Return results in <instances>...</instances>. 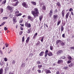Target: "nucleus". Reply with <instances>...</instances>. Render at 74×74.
<instances>
[{
	"label": "nucleus",
	"mask_w": 74,
	"mask_h": 74,
	"mask_svg": "<svg viewBox=\"0 0 74 74\" xmlns=\"http://www.w3.org/2000/svg\"><path fill=\"white\" fill-rule=\"evenodd\" d=\"M5 22H3V23H1V25H2V26H4V24H5Z\"/></svg>",
	"instance_id": "nucleus-52"
},
{
	"label": "nucleus",
	"mask_w": 74,
	"mask_h": 74,
	"mask_svg": "<svg viewBox=\"0 0 74 74\" xmlns=\"http://www.w3.org/2000/svg\"><path fill=\"white\" fill-rule=\"evenodd\" d=\"M4 11V9L2 8H1L0 9V11L1 13H2L3 12V11Z\"/></svg>",
	"instance_id": "nucleus-28"
},
{
	"label": "nucleus",
	"mask_w": 74,
	"mask_h": 74,
	"mask_svg": "<svg viewBox=\"0 0 74 74\" xmlns=\"http://www.w3.org/2000/svg\"><path fill=\"white\" fill-rule=\"evenodd\" d=\"M61 40H58L56 41V45H59V42H61Z\"/></svg>",
	"instance_id": "nucleus-14"
},
{
	"label": "nucleus",
	"mask_w": 74,
	"mask_h": 74,
	"mask_svg": "<svg viewBox=\"0 0 74 74\" xmlns=\"http://www.w3.org/2000/svg\"><path fill=\"white\" fill-rule=\"evenodd\" d=\"M71 62V60H68L67 62V63L68 64H69V63H70Z\"/></svg>",
	"instance_id": "nucleus-39"
},
{
	"label": "nucleus",
	"mask_w": 74,
	"mask_h": 74,
	"mask_svg": "<svg viewBox=\"0 0 74 74\" xmlns=\"http://www.w3.org/2000/svg\"><path fill=\"white\" fill-rule=\"evenodd\" d=\"M39 44H40V41H39L37 43V45H39Z\"/></svg>",
	"instance_id": "nucleus-58"
},
{
	"label": "nucleus",
	"mask_w": 74,
	"mask_h": 74,
	"mask_svg": "<svg viewBox=\"0 0 74 74\" xmlns=\"http://www.w3.org/2000/svg\"><path fill=\"white\" fill-rule=\"evenodd\" d=\"M20 25L21 26H23V27H24V24H23L22 25V24L21 23L20 24Z\"/></svg>",
	"instance_id": "nucleus-59"
},
{
	"label": "nucleus",
	"mask_w": 74,
	"mask_h": 74,
	"mask_svg": "<svg viewBox=\"0 0 74 74\" xmlns=\"http://www.w3.org/2000/svg\"><path fill=\"white\" fill-rule=\"evenodd\" d=\"M9 74H14V73H12V72H10Z\"/></svg>",
	"instance_id": "nucleus-64"
},
{
	"label": "nucleus",
	"mask_w": 74,
	"mask_h": 74,
	"mask_svg": "<svg viewBox=\"0 0 74 74\" xmlns=\"http://www.w3.org/2000/svg\"><path fill=\"white\" fill-rule=\"evenodd\" d=\"M63 63V60H58V62H57L58 64H60V63Z\"/></svg>",
	"instance_id": "nucleus-10"
},
{
	"label": "nucleus",
	"mask_w": 74,
	"mask_h": 74,
	"mask_svg": "<svg viewBox=\"0 0 74 74\" xmlns=\"http://www.w3.org/2000/svg\"><path fill=\"white\" fill-rule=\"evenodd\" d=\"M31 3L33 4L34 5H36V2L34 1H32Z\"/></svg>",
	"instance_id": "nucleus-23"
},
{
	"label": "nucleus",
	"mask_w": 74,
	"mask_h": 74,
	"mask_svg": "<svg viewBox=\"0 0 74 74\" xmlns=\"http://www.w3.org/2000/svg\"><path fill=\"white\" fill-rule=\"evenodd\" d=\"M62 53H63V51L62 50H60L57 52L56 54L58 55V56H59V55H61Z\"/></svg>",
	"instance_id": "nucleus-6"
},
{
	"label": "nucleus",
	"mask_w": 74,
	"mask_h": 74,
	"mask_svg": "<svg viewBox=\"0 0 74 74\" xmlns=\"http://www.w3.org/2000/svg\"><path fill=\"white\" fill-rule=\"evenodd\" d=\"M3 69L2 68H1L0 69V74H3Z\"/></svg>",
	"instance_id": "nucleus-21"
},
{
	"label": "nucleus",
	"mask_w": 74,
	"mask_h": 74,
	"mask_svg": "<svg viewBox=\"0 0 74 74\" xmlns=\"http://www.w3.org/2000/svg\"><path fill=\"white\" fill-rule=\"evenodd\" d=\"M36 36L34 35L32 38L33 40H35L36 39Z\"/></svg>",
	"instance_id": "nucleus-44"
},
{
	"label": "nucleus",
	"mask_w": 74,
	"mask_h": 74,
	"mask_svg": "<svg viewBox=\"0 0 74 74\" xmlns=\"http://www.w3.org/2000/svg\"><path fill=\"white\" fill-rule=\"evenodd\" d=\"M22 15V13H20L18 14H17V16H21V15Z\"/></svg>",
	"instance_id": "nucleus-42"
},
{
	"label": "nucleus",
	"mask_w": 74,
	"mask_h": 74,
	"mask_svg": "<svg viewBox=\"0 0 74 74\" xmlns=\"http://www.w3.org/2000/svg\"><path fill=\"white\" fill-rule=\"evenodd\" d=\"M0 53L1 55H3V51L1 50L0 52Z\"/></svg>",
	"instance_id": "nucleus-61"
},
{
	"label": "nucleus",
	"mask_w": 74,
	"mask_h": 74,
	"mask_svg": "<svg viewBox=\"0 0 74 74\" xmlns=\"http://www.w3.org/2000/svg\"><path fill=\"white\" fill-rule=\"evenodd\" d=\"M68 60H72V58L71 56H69L68 57Z\"/></svg>",
	"instance_id": "nucleus-29"
},
{
	"label": "nucleus",
	"mask_w": 74,
	"mask_h": 74,
	"mask_svg": "<svg viewBox=\"0 0 74 74\" xmlns=\"http://www.w3.org/2000/svg\"><path fill=\"white\" fill-rule=\"evenodd\" d=\"M42 10L43 11H45L46 10V7L45 5H43L42 7Z\"/></svg>",
	"instance_id": "nucleus-16"
},
{
	"label": "nucleus",
	"mask_w": 74,
	"mask_h": 74,
	"mask_svg": "<svg viewBox=\"0 0 74 74\" xmlns=\"http://www.w3.org/2000/svg\"><path fill=\"white\" fill-rule=\"evenodd\" d=\"M37 71H38L39 73H41V71L40 70H38Z\"/></svg>",
	"instance_id": "nucleus-46"
},
{
	"label": "nucleus",
	"mask_w": 74,
	"mask_h": 74,
	"mask_svg": "<svg viewBox=\"0 0 74 74\" xmlns=\"http://www.w3.org/2000/svg\"><path fill=\"white\" fill-rule=\"evenodd\" d=\"M18 1V0H12V2H15V1Z\"/></svg>",
	"instance_id": "nucleus-56"
},
{
	"label": "nucleus",
	"mask_w": 74,
	"mask_h": 74,
	"mask_svg": "<svg viewBox=\"0 0 74 74\" xmlns=\"http://www.w3.org/2000/svg\"><path fill=\"white\" fill-rule=\"evenodd\" d=\"M62 16L63 18L64 17V15H65V10H63L62 12Z\"/></svg>",
	"instance_id": "nucleus-8"
},
{
	"label": "nucleus",
	"mask_w": 74,
	"mask_h": 74,
	"mask_svg": "<svg viewBox=\"0 0 74 74\" xmlns=\"http://www.w3.org/2000/svg\"><path fill=\"white\" fill-rule=\"evenodd\" d=\"M36 63L38 64H40V63H41V62L40 61H37L36 62Z\"/></svg>",
	"instance_id": "nucleus-41"
},
{
	"label": "nucleus",
	"mask_w": 74,
	"mask_h": 74,
	"mask_svg": "<svg viewBox=\"0 0 74 74\" xmlns=\"http://www.w3.org/2000/svg\"><path fill=\"white\" fill-rule=\"evenodd\" d=\"M18 3H19V1H17L16 2V4H15V6H17Z\"/></svg>",
	"instance_id": "nucleus-35"
},
{
	"label": "nucleus",
	"mask_w": 74,
	"mask_h": 74,
	"mask_svg": "<svg viewBox=\"0 0 74 74\" xmlns=\"http://www.w3.org/2000/svg\"><path fill=\"white\" fill-rule=\"evenodd\" d=\"M46 74H51V72L50 70L48 69H46Z\"/></svg>",
	"instance_id": "nucleus-12"
},
{
	"label": "nucleus",
	"mask_w": 74,
	"mask_h": 74,
	"mask_svg": "<svg viewBox=\"0 0 74 74\" xmlns=\"http://www.w3.org/2000/svg\"><path fill=\"white\" fill-rule=\"evenodd\" d=\"M66 57L64 56H62L61 57V59H66Z\"/></svg>",
	"instance_id": "nucleus-33"
},
{
	"label": "nucleus",
	"mask_w": 74,
	"mask_h": 74,
	"mask_svg": "<svg viewBox=\"0 0 74 74\" xmlns=\"http://www.w3.org/2000/svg\"><path fill=\"white\" fill-rule=\"evenodd\" d=\"M58 10L57 9H56L54 10V13H58Z\"/></svg>",
	"instance_id": "nucleus-36"
},
{
	"label": "nucleus",
	"mask_w": 74,
	"mask_h": 74,
	"mask_svg": "<svg viewBox=\"0 0 74 74\" xmlns=\"http://www.w3.org/2000/svg\"><path fill=\"white\" fill-rule=\"evenodd\" d=\"M31 14L35 17H36V16H38L39 14L38 9L37 8H34V11H31Z\"/></svg>",
	"instance_id": "nucleus-1"
},
{
	"label": "nucleus",
	"mask_w": 74,
	"mask_h": 74,
	"mask_svg": "<svg viewBox=\"0 0 74 74\" xmlns=\"http://www.w3.org/2000/svg\"><path fill=\"white\" fill-rule=\"evenodd\" d=\"M31 30H32V29L31 28H29V29H28L27 30V33L29 34L30 33V32H31Z\"/></svg>",
	"instance_id": "nucleus-24"
},
{
	"label": "nucleus",
	"mask_w": 74,
	"mask_h": 74,
	"mask_svg": "<svg viewBox=\"0 0 74 74\" xmlns=\"http://www.w3.org/2000/svg\"><path fill=\"white\" fill-rule=\"evenodd\" d=\"M71 14L72 15H74V14L73 13V12H71Z\"/></svg>",
	"instance_id": "nucleus-63"
},
{
	"label": "nucleus",
	"mask_w": 74,
	"mask_h": 74,
	"mask_svg": "<svg viewBox=\"0 0 74 74\" xmlns=\"http://www.w3.org/2000/svg\"><path fill=\"white\" fill-rule=\"evenodd\" d=\"M15 60H13L12 61V64H15Z\"/></svg>",
	"instance_id": "nucleus-53"
},
{
	"label": "nucleus",
	"mask_w": 74,
	"mask_h": 74,
	"mask_svg": "<svg viewBox=\"0 0 74 74\" xmlns=\"http://www.w3.org/2000/svg\"><path fill=\"white\" fill-rule=\"evenodd\" d=\"M5 45L6 46V47H8V45H9L8 44V43H6L5 44Z\"/></svg>",
	"instance_id": "nucleus-54"
},
{
	"label": "nucleus",
	"mask_w": 74,
	"mask_h": 74,
	"mask_svg": "<svg viewBox=\"0 0 74 74\" xmlns=\"http://www.w3.org/2000/svg\"><path fill=\"white\" fill-rule=\"evenodd\" d=\"M4 30H5V31H6V30H8V28H6L5 27Z\"/></svg>",
	"instance_id": "nucleus-49"
},
{
	"label": "nucleus",
	"mask_w": 74,
	"mask_h": 74,
	"mask_svg": "<svg viewBox=\"0 0 74 74\" xmlns=\"http://www.w3.org/2000/svg\"><path fill=\"white\" fill-rule=\"evenodd\" d=\"M42 66V65H39L38 66V69H40L41 67Z\"/></svg>",
	"instance_id": "nucleus-27"
},
{
	"label": "nucleus",
	"mask_w": 74,
	"mask_h": 74,
	"mask_svg": "<svg viewBox=\"0 0 74 74\" xmlns=\"http://www.w3.org/2000/svg\"><path fill=\"white\" fill-rule=\"evenodd\" d=\"M65 43L63 41H62L61 40V42H60V45L61 46H64L65 45Z\"/></svg>",
	"instance_id": "nucleus-13"
},
{
	"label": "nucleus",
	"mask_w": 74,
	"mask_h": 74,
	"mask_svg": "<svg viewBox=\"0 0 74 74\" xmlns=\"http://www.w3.org/2000/svg\"><path fill=\"white\" fill-rule=\"evenodd\" d=\"M70 15V12H68L65 16V17H66V19H68L69 16V15Z\"/></svg>",
	"instance_id": "nucleus-15"
},
{
	"label": "nucleus",
	"mask_w": 74,
	"mask_h": 74,
	"mask_svg": "<svg viewBox=\"0 0 74 74\" xmlns=\"http://www.w3.org/2000/svg\"><path fill=\"white\" fill-rule=\"evenodd\" d=\"M22 42H23L25 41V37L23 36L22 38Z\"/></svg>",
	"instance_id": "nucleus-38"
},
{
	"label": "nucleus",
	"mask_w": 74,
	"mask_h": 74,
	"mask_svg": "<svg viewBox=\"0 0 74 74\" xmlns=\"http://www.w3.org/2000/svg\"><path fill=\"white\" fill-rule=\"evenodd\" d=\"M22 5L23 7H25L26 8H27L28 7V5L26 3H25V2H23L22 4Z\"/></svg>",
	"instance_id": "nucleus-5"
},
{
	"label": "nucleus",
	"mask_w": 74,
	"mask_h": 74,
	"mask_svg": "<svg viewBox=\"0 0 74 74\" xmlns=\"http://www.w3.org/2000/svg\"><path fill=\"white\" fill-rule=\"evenodd\" d=\"M65 36H65V34H62V37H63V38H65Z\"/></svg>",
	"instance_id": "nucleus-43"
},
{
	"label": "nucleus",
	"mask_w": 74,
	"mask_h": 74,
	"mask_svg": "<svg viewBox=\"0 0 74 74\" xmlns=\"http://www.w3.org/2000/svg\"><path fill=\"white\" fill-rule=\"evenodd\" d=\"M30 40V37H28L27 38V40H26V43H28L29 42Z\"/></svg>",
	"instance_id": "nucleus-18"
},
{
	"label": "nucleus",
	"mask_w": 74,
	"mask_h": 74,
	"mask_svg": "<svg viewBox=\"0 0 74 74\" xmlns=\"http://www.w3.org/2000/svg\"><path fill=\"white\" fill-rule=\"evenodd\" d=\"M70 48L71 49H74V47H70Z\"/></svg>",
	"instance_id": "nucleus-57"
},
{
	"label": "nucleus",
	"mask_w": 74,
	"mask_h": 74,
	"mask_svg": "<svg viewBox=\"0 0 74 74\" xmlns=\"http://www.w3.org/2000/svg\"><path fill=\"white\" fill-rule=\"evenodd\" d=\"M7 19H8V17H4L3 18V19L4 20H6Z\"/></svg>",
	"instance_id": "nucleus-34"
},
{
	"label": "nucleus",
	"mask_w": 74,
	"mask_h": 74,
	"mask_svg": "<svg viewBox=\"0 0 74 74\" xmlns=\"http://www.w3.org/2000/svg\"><path fill=\"white\" fill-rule=\"evenodd\" d=\"M56 74H60V72H59V71H58L56 72Z\"/></svg>",
	"instance_id": "nucleus-48"
},
{
	"label": "nucleus",
	"mask_w": 74,
	"mask_h": 74,
	"mask_svg": "<svg viewBox=\"0 0 74 74\" xmlns=\"http://www.w3.org/2000/svg\"><path fill=\"white\" fill-rule=\"evenodd\" d=\"M60 22H61V20H60L57 23V26H59V25L60 23Z\"/></svg>",
	"instance_id": "nucleus-32"
},
{
	"label": "nucleus",
	"mask_w": 74,
	"mask_h": 74,
	"mask_svg": "<svg viewBox=\"0 0 74 74\" xmlns=\"http://www.w3.org/2000/svg\"><path fill=\"white\" fill-rule=\"evenodd\" d=\"M50 50H53V47L52 46H50Z\"/></svg>",
	"instance_id": "nucleus-40"
},
{
	"label": "nucleus",
	"mask_w": 74,
	"mask_h": 74,
	"mask_svg": "<svg viewBox=\"0 0 74 74\" xmlns=\"http://www.w3.org/2000/svg\"><path fill=\"white\" fill-rule=\"evenodd\" d=\"M25 26L26 27H27L29 28L31 27V24L28 23V22H27L25 23Z\"/></svg>",
	"instance_id": "nucleus-3"
},
{
	"label": "nucleus",
	"mask_w": 74,
	"mask_h": 74,
	"mask_svg": "<svg viewBox=\"0 0 74 74\" xmlns=\"http://www.w3.org/2000/svg\"><path fill=\"white\" fill-rule=\"evenodd\" d=\"M19 12L18 10L16 11L15 12V14H19Z\"/></svg>",
	"instance_id": "nucleus-50"
},
{
	"label": "nucleus",
	"mask_w": 74,
	"mask_h": 74,
	"mask_svg": "<svg viewBox=\"0 0 74 74\" xmlns=\"http://www.w3.org/2000/svg\"><path fill=\"white\" fill-rule=\"evenodd\" d=\"M6 1H6V0L3 1L2 3V4H5V3H6Z\"/></svg>",
	"instance_id": "nucleus-31"
},
{
	"label": "nucleus",
	"mask_w": 74,
	"mask_h": 74,
	"mask_svg": "<svg viewBox=\"0 0 74 74\" xmlns=\"http://www.w3.org/2000/svg\"><path fill=\"white\" fill-rule=\"evenodd\" d=\"M20 29H21V30H23V28H22V27H20Z\"/></svg>",
	"instance_id": "nucleus-60"
},
{
	"label": "nucleus",
	"mask_w": 74,
	"mask_h": 74,
	"mask_svg": "<svg viewBox=\"0 0 74 74\" xmlns=\"http://www.w3.org/2000/svg\"><path fill=\"white\" fill-rule=\"evenodd\" d=\"M44 52L43 51H41L39 55L40 56H43V54H44Z\"/></svg>",
	"instance_id": "nucleus-17"
},
{
	"label": "nucleus",
	"mask_w": 74,
	"mask_h": 74,
	"mask_svg": "<svg viewBox=\"0 0 74 74\" xmlns=\"http://www.w3.org/2000/svg\"><path fill=\"white\" fill-rule=\"evenodd\" d=\"M58 15H54L53 16V19L54 20H56L58 19Z\"/></svg>",
	"instance_id": "nucleus-9"
},
{
	"label": "nucleus",
	"mask_w": 74,
	"mask_h": 74,
	"mask_svg": "<svg viewBox=\"0 0 74 74\" xmlns=\"http://www.w3.org/2000/svg\"><path fill=\"white\" fill-rule=\"evenodd\" d=\"M49 51L48 50H46L45 52V58H46V57H47V56H48V55L49 56H53V54L52 52L51 51H49Z\"/></svg>",
	"instance_id": "nucleus-2"
},
{
	"label": "nucleus",
	"mask_w": 74,
	"mask_h": 74,
	"mask_svg": "<svg viewBox=\"0 0 74 74\" xmlns=\"http://www.w3.org/2000/svg\"><path fill=\"white\" fill-rule=\"evenodd\" d=\"M27 19H30V20H31V21H32L33 20V18L32 16H28Z\"/></svg>",
	"instance_id": "nucleus-11"
},
{
	"label": "nucleus",
	"mask_w": 74,
	"mask_h": 74,
	"mask_svg": "<svg viewBox=\"0 0 74 74\" xmlns=\"http://www.w3.org/2000/svg\"><path fill=\"white\" fill-rule=\"evenodd\" d=\"M6 8L7 10L10 11V13H11L13 11V10H12V8H11V7L10 6H8Z\"/></svg>",
	"instance_id": "nucleus-4"
},
{
	"label": "nucleus",
	"mask_w": 74,
	"mask_h": 74,
	"mask_svg": "<svg viewBox=\"0 0 74 74\" xmlns=\"http://www.w3.org/2000/svg\"><path fill=\"white\" fill-rule=\"evenodd\" d=\"M21 67H23V68H25V64H22L21 65Z\"/></svg>",
	"instance_id": "nucleus-30"
},
{
	"label": "nucleus",
	"mask_w": 74,
	"mask_h": 74,
	"mask_svg": "<svg viewBox=\"0 0 74 74\" xmlns=\"http://www.w3.org/2000/svg\"><path fill=\"white\" fill-rule=\"evenodd\" d=\"M74 65V64H73V63H71L69 66V67H70V68L72 67Z\"/></svg>",
	"instance_id": "nucleus-19"
},
{
	"label": "nucleus",
	"mask_w": 74,
	"mask_h": 74,
	"mask_svg": "<svg viewBox=\"0 0 74 74\" xmlns=\"http://www.w3.org/2000/svg\"><path fill=\"white\" fill-rule=\"evenodd\" d=\"M71 11H73V9L72 8H70V9L69 10V11H70V12Z\"/></svg>",
	"instance_id": "nucleus-55"
},
{
	"label": "nucleus",
	"mask_w": 74,
	"mask_h": 74,
	"mask_svg": "<svg viewBox=\"0 0 74 74\" xmlns=\"http://www.w3.org/2000/svg\"><path fill=\"white\" fill-rule=\"evenodd\" d=\"M23 22V20H22V19H20L19 21V23H22Z\"/></svg>",
	"instance_id": "nucleus-37"
},
{
	"label": "nucleus",
	"mask_w": 74,
	"mask_h": 74,
	"mask_svg": "<svg viewBox=\"0 0 74 74\" xmlns=\"http://www.w3.org/2000/svg\"><path fill=\"white\" fill-rule=\"evenodd\" d=\"M23 33V32L21 31V32L20 33H19V35H22Z\"/></svg>",
	"instance_id": "nucleus-47"
},
{
	"label": "nucleus",
	"mask_w": 74,
	"mask_h": 74,
	"mask_svg": "<svg viewBox=\"0 0 74 74\" xmlns=\"http://www.w3.org/2000/svg\"><path fill=\"white\" fill-rule=\"evenodd\" d=\"M4 60L5 62H7V60H8L7 59V58H5L4 59Z\"/></svg>",
	"instance_id": "nucleus-45"
},
{
	"label": "nucleus",
	"mask_w": 74,
	"mask_h": 74,
	"mask_svg": "<svg viewBox=\"0 0 74 74\" xmlns=\"http://www.w3.org/2000/svg\"><path fill=\"white\" fill-rule=\"evenodd\" d=\"M13 21L14 23H16L17 22V21L16 20V18L15 17L13 18Z\"/></svg>",
	"instance_id": "nucleus-25"
},
{
	"label": "nucleus",
	"mask_w": 74,
	"mask_h": 74,
	"mask_svg": "<svg viewBox=\"0 0 74 74\" xmlns=\"http://www.w3.org/2000/svg\"><path fill=\"white\" fill-rule=\"evenodd\" d=\"M56 5L58 7H61V5L60 4V2H58L57 3H56Z\"/></svg>",
	"instance_id": "nucleus-20"
},
{
	"label": "nucleus",
	"mask_w": 74,
	"mask_h": 74,
	"mask_svg": "<svg viewBox=\"0 0 74 74\" xmlns=\"http://www.w3.org/2000/svg\"><path fill=\"white\" fill-rule=\"evenodd\" d=\"M43 40H44V37H42V38L41 40V42H43Z\"/></svg>",
	"instance_id": "nucleus-51"
},
{
	"label": "nucleus",
	"mask_w": 74,
	"mask_h": 74,
	"mask_svg": "<svg viewBox=\"0 0 74 74\" xmlns=\"http://www.w3.org/2000/svg\"><path fill=\"white\" fill-rule=\"evenodd\" d=\"M42 16H40L39 17V20H40V21L41 22L42 20Z\"/></svg>",
	"instance_id": "nucleus-26"
},
{
	"label": "nucleus",
	"mask_w": 74,
	"mask_h": 74,
	"mask_svg": "<svg viewBox=\"0 0 74 74\" xmlns=\"http://www.w3.org/2000/svg\"><path fill=\"white\" fill-rule=\"evenodd\" d=\"M53 9H51L50 10V12L49 13V16H51L53 14Z\"/></svg>",
	"instance_id": "nucleus-7"
},
{
	"label": "nucleus",
	"mask_w": 74,
	"mask_h": 74,
	"mask_svg": "<svg viewBox=\"0 0 74 74\" xmlns=\"http://www.w3.org/2000/svg\"><path fill=\"white\" fill-rule=\"evenodd\" d=\"M38 34L37 33H36L35 34V35H34V36H37Z\"/></svg>",
	"instance_id": "nucleus-62"
},
{
	"label": "nucleus",
	"mask_w": 74,
	"mask_h": 74,
	"mask_svg": "<svg viewBox=\"0 0 74 74\" xmlns=\"http://www.w3.org/2000/svg\"><path fill=\"white\" fill-rule=\"evenodd\" d=\"M61 33H62L63 32V31L64 30V27L63 26V25L61 26Z\"/></svg>",
	"instance_id": "nucleus-22"
}]
</instances>
